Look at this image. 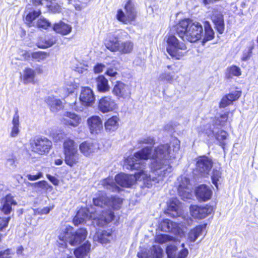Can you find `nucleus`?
<instances>
[{
	"mask_svg": "<svg viewBox=\"0 0 258 258\" xmlns=\"http://www.w3.org/2000/svg\"><path fill=\"white\" fill-rule=\"evenodd\" d=\"M33 4L35 6L43 5L47 4V0H32Z\"/></svg>",
	"mask_w": 258,
	"mask_h": 258,
	"instance_id": "62",
	"label": "nucleus"
},
{
	"mask_svg": "<svg viewBox=\"0 0 258 258\" xmlns=\"http://www.w3.org/2000/svg\"><path fill=\"white\" fill-rule=\"evenodd\" d=\"M64 136H65V134L64 133H60L57 134L56 135H54L53 138L56 141H60L61 139H62Z\"/></svg>",
	"mask_w": 258,
	"mask_h": 258,
	"instance_id": "63",
	"label": "nucleus"
},
{
	"mask_svg": "<svg viewBox=\"0 0 258 258\" xmlns=\"http://www.w3.org/2000/svg\"><path fill=\"white\" fill-rule=\"evenodd\" d=\"M240 96L241 92L239 91H235L226 95L221 99L219 105L220 107L225 108L231 104L233 101L238 100Z\"/></svg>",
	"mask_w": 258,
	"mask_h": 258,
	"instance_id": "24",
	"label": "nucleus"
},
{
	"mask_svg": "<svg viewBox=\"0 0 258 258\" xmlns=\"http://www.w3.org/2000/svg\"><path fill=\"white\" fill-rule=\"evenodd\" d=\"M105 74L109 77H114L117 75V72H116V70L113 68H108Z\"/></svg>",
	"mask_w": 258,
	"mask_h": 258,
	"instance_id": "58",
	"label": "nucleus"
},
{
	"mask_svg": "<svg viewBox=\"0 0 258 258\" xmlns=\"http://www.w3.org/2000/svg\"><path fill=\"white\" fill-rule=\"evenodd\" d=\"M221 178V172L220 168L213 169L211 179L213 184L218 188V182Z\"/></svg>",
	"mask_w": 258,
	"mask_h": 258,
	"instance_id": "48",
	"label": "nucleus"
},
{
	"mask_svg": "<svg viewBox=\"0 0 258 258\" xmlns=\"http://www.w3.org/2000/svg\"><path fill=\"white\" fill-rule=\"evenodd\" d=\"M10 217H0V231H2L4 228L7 227Z\"/></svg>",
	"mask_w": 258,
	"mask_h": 258,
	"instance_id": "55",
	"label": "nucleus"
},
{
	"mask_svg": "<svg viewBox=\"0 0 258 258\" xmlns=\"http://www.w3.org/2000/svg\"><path fill=\"white\" fill-rule=\"evenodd\" d=\"M174 78V74L173 73L168 72L165 71L164 72L161 73L158 78L160 82L171 83Z\"/></svg>",
	"mask_w": 258,
	"mask_h": 258,
	"instance_id": "45",
	"label": "nucleus"
},
{
	"mask_svg": "<svg viewBox=\"0 0 258 258\" xmlns=\"http://www.w3.org/2000/svg\"><path fill=\"white\" fill-rule=\"evenodd\" d=\"M124 10L128 18L131 22L135 20L136 17V11L135 5L131 0H128L124 5Z\"/></svg>",
	"mask_w": 258,
	"mask_h": 258,
	"instance_id": "41",
	"label": "nucleus"
},
{
	"mask_svg": "<svg viewBox=\"0 0 258 258\" xmlns=\"http://www.w3.org/2000/svg\"><path fill=\"white\" fill-rule=\"evenodd\" d=\"M177 34L183 40L195 42L203 36V28L199 22H193L189 19L179 22L176 28Z\"/></svg>",
	"mask_w": 258,
	"mask_h": 258,
	"instance_id": "5",
	"label": "nucleus"
},
{
	"mask_svg": "<svg viewBox=\"0 0 258 258\" xmlns=\"http://www.w3.org/2000/svg\"><path fill=\"white\" fill-rule=\"evenodd\" d=\"M81 120V117L77 114L67 112L64 115L62 122L66 125L76 127L80 123Z\"/></svg>",
	"mask_w": 258,
	"mask_h": 258,
	"instance_id": "23",
	"label": "nucleus"
},
{
	"mask_svg": "<svg viewBox=\"0 0 258 258\" xmlns=\"http://www.w3.org/2000/svg\"><path fill=\"white\" fill-rule=\"evenodd\" d=\"M80 100L84 106L92 105L95 100V96L93 90L88 87H83L80 95Z\"/></svg>",
	"mask_w": 258,
	"mask_h": 258,
	"instance_id": "12",
	"label": "nucleus"
},
{
	"mask_svg": "<svg viewBox=\"0 0 258 258\" xmlns=\"http://www.w3.org/2000/svg\"><path fill=\"white\" fill-rule=\"evenodd\" d=\"M11 249H7L4 251H0V258H11Z\"/></svg>",
	"mask_w": 258,
	"mask_h": 258,
	"instance_id": "59",
	"label": "nucleus"
},
{
	"mask_svg": "<svg viewBox=\"0 0 258 258\" xmlns=\"http://www.w3.org/2000/svg\"><path fill=\"white\" fill-rule=\"evenodd\" d=\"M36 26L38 28L43 29H47L50 27L51 23L48 20L44 18H40L37 21Z\"/></svg>",
	"mask_w": 258,
	"mask_h": 258,
	"instance_id": "51",
	"label": "nucleus"
},
{
	"mask_svg": "<svg viewBox=\"0 0 258 258\" xmlns=\"http://www.w3.org/2000/svg\"><path fill=\"white\" fill-rule=\"evenodd\" d=\"M116 108V104L110 96L102 97L99 101L98 108L103 113H107L114 110Z\"/></svg>",
	"mask_w": 258,
	"mask_h": 258,
	"instance_id": "13",
	"label": "nucleus"
},
{
	"mask_svg": "<svg viewBox=\"0 0 258 258\" xmlns=\"http://www.w3.org/2000/svg\"><path fill=\"white\" fill-rule=\"evenodd\" d=\"M45 101L50 106V110L53 112H57L62 107V102L53 96H49L46 98Z\"/></svg>",
	"mask_w": 258,
	"mask_h": 258,
	"instance_id": "33",
	"label": "nucleus"
},
{
	"mask_svg": "<svg viewBox=\"0 0 258 258\" xmlns=\"http://www.w3.org/2000/svg\"><path fill=\"white\" fill-rule=\"evenodd\" d=\"M73 88L68 89L67 88V90L66 89H62L60 90L61 94H60L59 96L61 98H66L68 97L69 95L73 96V97L75 96V94H74Z\"/></svg>",
	"mask_w": 258,
	"mask_h": 258,
	"instance_id": "53",
	"label": "nucleus"
},
{
	"mask_svg": "<svg viewBox=\"0 0 258 258\" xmlns=\"http://www.w3.org/2000/svg\"><path fill=\"white\" fill-rule=\"evenodd\" d=\"M112 92L117 99H125L130 98L131 89L128 85L121 81H117L113 86Z\"/></svg>",
	"mask_w": 258,
	"mask_h": 258,
	"instance_id": "9",
	"label": "nucleus"
},
{
	"mask_svg": "<svg viewBox=\"0 0 258 258\" xmlns=\"http://www.w3.org/2000/svg\"><path fill=\"white\" fill-rule=\"evenodd\" d=\"M17 203L11 194L7 195L2 200L1 211L5 215H9L12 211V206L17 205Z\"/></svg>",
	"mask_w": 258,
	"mask_h": 258,
	"instance_id": "22",
	"label": "nucleus"
},
{
	"mask_svg": "<svg viewBox=\"0 0 258 258\" xmlns=\"http://www.w3.org/2000/svg\"><path fill=\"white\" fill-rule=\"evenodd\" d=\"M46 6L48 8L49 10L53 13H57L60 11V8L58 5L53 4L51 3L49 4V3L47 2Z\"/></svg>",
	"mask_w": 258,
	"mask_h": 258,
	"instance_id": "54",
	"label": "nucleus"
},
{
	"mask_svg": "<svg viewBox=\"0 0 258 258\" xmlns=\"http://www.w3.org/2000/svg\"><path fill=\"white\" fill-rule=\"evenodd\" d=\"M46 176L48 180L54 185H57L58 184L59 180L55 177L49 174H47Z\"/></svg>",
	"mask_w": 258,
	"mask_h": 258,
	"instance_id": "60",
	"label": "nucleus"
},
{
	"mask_svg": "<svg viewBox=\"0 0 258 258\" xmlns=\"http://www.w3.org/2000/svg\"><path fill=\"white\" fill-rule=\"evenodd\" d=\"M155 241L159 243H164L169 242L167 246L169 244H175L177 248V245L180 243V241L177 240H175L172 236L167 234H160L156 236ZM178 251H177V252Z\"/></svg>",
	"mask_w": 258,
	"mask_h": 258,
	"instance_id": "32",
	"label": "nucleus"
},
{
	"mask_svg": "<svg viewBox=\"0 0 258 258\" xmlns=\"http://www.w3.org/2000/svg\"><path fill=\"white\" fill-rule=\"evenodd\" d=\"M163 250L159 245H153L147 253L139 252V258H162Z\"/></svg>",
	"mask_w": 258,
	"mask_h": 258,
	"instance_id": "20",
	"label": "nucleus"
},
{
	"mask_svg": "<svg viewBox=\"0 0 258 258\" xmlns=\"http://www.w3.org/2000/svg\"><path fill=\"white\" fill-rule=\"evenodd\" d=\"M95 240L102 244L109 243L112 239V235L110 231H103L101 233H97L95 237Z\"/></svg>",
	"mask_w": 258,
	"mask_h": 258,
	"instance_id": "39",
	"label": "nucleus"
},
{
	"mask_svg": "<svg viewBox=\"0 0 258 258\" xmlns=\"http://www.w3.org/2000/svg\"><path fill=\"white\" fill-rule=\"evenodd\" d=\"M36 76L35 71L31 68H26L22 75V79L25 84L33 83Z\"/></svg>",
	"mask_w": 258,
	"mask_h": 258,
	"instance_id": "38",
	"label": "nucleus"
},
{
	"mask_svg": "<svg viewBox=\"0 0 258 258\" xmlns=\"http://www.w3.org/2000/svg\"><path fill=\"white\" fill-rule=\"evenodd\" d=\"M190 212L195 218L202 219L210 215L213 211L211 206L199 207L197 205H191L190 207Z\"/></svg>",
	"mask_w": 258,
	"mask_h": 258,
	"instance_id": "11",
	"label": "nucleus"
},
{
	"mask_svg": "<svg viewBox=\"0 0 258 258\" xmlns=\"http://www.w3.org/2000/svg\"><path fill=\"white\" fill-rule=\"evenodd\" d=\"M138 143L141 145L139 148L142 146L143 144H146L150 145L147 147H150L153 150L152 146L155 144V139L153 137L145 136L141 138L138 141ZM143 149V148L142 149ZM179 149L180 141L176 138L172 139L169 144H161L155 148L153 154H151L148 160L152 157L150 166L151 171L155 175H158V177L160 178L158 179V181L160 180H163L164 177L167 176L172 171V168L170 165V161L175 158Z\"/></svg>",
	"mask_w": 258,
	"mask_h": 258,
	"instance_id": "2",
	"label": "nucleus"
},
{
	"mask_svg": "<svg viewBox=\"0 0 258 258\" xmlns=\"http://www.w3.org/2000/svg\"><path fill=\"white\" fill-rule=\"evenodd\" d=\"M96 81L97 90L99 92L105 93L109 90L110 86L108 81L104 76H99Z\"/></svg>",
	"mask_w": 258,
	"mask_h": 258,
	"instance_id": "30",
	"label": "nucleus"
},
{
	"mask_svg": "<svg viewBox=\"0 0 258 258\" xmlns=\"http://www.w3.org/2000/svg\"><path fill=\"white\" fill-rule=\"evenodd\" d=\"M91 249V243L89 241H86L74 249V254L76 258H85L89 255Z\"/></svg>",
	"mask_w": 258,
	"mask_h": 258,
	"instance_id": "21",
	"label": "nucleus"
},
{
	"mask_svg": "<svg viewBox=\"0 0 258 258\" xmlns=\"http://www.w3.org/2000/svg\"><path fill=\"white\" fill-rule=\"evenodd\" d=\"M212 190L211 188L205 184L199 186L196 190L197 199L202 201H207L211 198Z\"/></svg>",
	"mask_w": 258,
	"mask_h": 258,
	"instance_id": "19",
	"label": "nucleus"
},
{
	"mask_svg": "<svg viewBox=\"0 0 258 258\" xmlns=\"http://www.w3.org/2000/svg\"><path fill=\"white\" fill-rule=\"evenodd\" d=\"M56 42V39L53 36H45L44 38L40 39L37 45L40 48H46L52 46Z\"/></svg>",
	"mask_w": 258,
	"mask_h": 258,
	"instance_id": "37",
	"label": "nucleus"
},
{
	"mask_svg": "<svg viewBox=\"0 0 258 258\" xmlns=\"http://www.w3.org/2000/svg\"><path fill=\"white\" fill-rule=\"evenodd\" d=\"M212 167V161L207 157L204 156L197 158L196 168L201 174H209Z\"/></svg>",
	"mask_w": 258,
	"mask_h": 258,
	"instance_id": "14",
	"label": "nucleus"
},
{
	"mask_svg": "<svg viewBox=\"0 0 258 258\" xmlns=\"http://www.w3.org/2000/svg\"><path fill=\"white\" fill-rule=\"evenodd\" d=\"M49 56V53L43 51H38L31 53L32 58L38 62L44 61Z\"/></svg>",
	"mask_w": 258,
	"mask_h": 258,
	"instance_id": "47",
	"label": "nucleus"
},
{
	"mask_svg": "<svg viewBox=\"0 0 258 258\" xmlns=\"http://www.w3.org/2000/svg\"><path fill=\"white\" fill-rule=\"evenodd\" d=\"M152 150V148L146 147L126 158L124 160V167L127 169L136 170L138 172L134 175L123 173L118 174L115 177V182L121 186L127 188L131 187L138 180L148 181L152 179L153 181L159 182L161 180L158 181L160 178H159L158 175L157 177H152L151 175L145 171L146 162L150 156Z\"/></svg>",
	"mask_w": 258,
	"mask_h": 258,
	"instance_id": "3",
	"label": "nucleus"
},
{
	"mask_svg": "<svg viewBox=\"0 0 258 258\" xmlns=\"http://www.w3.org/2000/svg\"><path fill=\"white\" fill-rule=\"evenodd\" d=\"M43 176L41 172L38 173L36 175L28 174L27 177L29 180L33 181L38 179Z\"/></svg>",
	"mask_w": 258,
	"mask_h": 258,
	"instance_id": "57",
	"label": "nucleus"
},
{
	"mask_svg": "<svg viewBox=\"0 0 258 258\" xmlns=\"http://www.w3.org/2000/svg\"><path fill=\"white\" fill-rule=\"evenodd\" d=\"M93 201L95 207L81 208L78 210L73 219L75 225L82 223L85 220L92 219L94 225L103 226L113 220L114 215L112 210L119 209L122 203L121 199L117 197L108 198L102 192L98 193Z\"/></svg>",
	"mask_w": 258,
	"mask_h": 258,
	"instance_id": "1",
	"label": "nucleus"
},
{
	"mask_svg": "<svg viewBox=\"0 0 258 258\" xmlns=\"http://www.w3.org/2000/svg\"><path fill=\"white\" fill-rule=\"evenodd\" d=\"M184 182L180 183L178 188V191L179 196L182 199L185 201L187 199H190L192 197V195L190 192V189L188 187L189 183V180L186 177H184Z\"/></svg>",
	"mask_w": 258,
	"mask_h": 258,
	"instance_id": "25",
	"label": "nucleus"
},
{
	"mask_svg": "<svg viewBox=\"0 0 258 258\" xmlns=\"http://www.w3.org/2000/svg\"><path fill=\"white\" fill-rule=\"evenodd\" d=\"M168 210L171 212V215L173 217H178L180 214L179 202L177 199L170 200L168 204Z\"/></svg>",
	"mask_w": 258,
	"mask_h": 258,
	"instance_id": "40",
	"label": "nucleus"
},
{
	"mask_svg": "<svg viewBox=\"0 0 258 258\" xmlns=\"http://www.w3.org/2000/svg\"><path fill=\"white\" fill-rule=\"evenodd\" d=\"M206 225H200L191 229L188 234V240L190 242H195L202 234Z\"/></svg>",
	"mask_w": 258,
	"mask_h": 258,
	"instance_id": "35",
	"label": "nucleus"
},
{
	"mask_svg": "<svg viewBox=\"0 0 258 258\" xmlns=\"http://www.w3.org/2000/svg\"><path fill=\"white\" fill-rule=\"evenodd\" d=\"M99 187H103L104 189L111 191L119 192L120 188L114 181L112 178H107L100 181L99 184Z\"/></svg>",
	"mask_w": 258,
	"mask_h": 258,
	"instance_id": "26",
	"label": "nucleus"
},
{
	"mask_svg": "<svg viewBox=\"0 0 258 258\" xmlns=\"http://www.w3.org/2000/svg\"><path fill=\"white\" fill-rule=\"evenodd\" d=\"M120 41L117 37H111L105 41V46L111 52H118Z\"/></svg>",
	"mask_w": 258,
	"mask_h": 258,
	"instance_id": "27",
	"label": "nucleus"
},
{
	"mask_svg": "<svg viewBox=\"0 0 258 258\" xmlns=\"http://www.w3.org/2000/svg\"><path fill=\"white\" fill-rule=\"evenodd\" d=\"M12 126L10 133L11 137H16L19 134L20 128V118L18 110L15 111L12 121Z\"/></svg>",
	"mask_w": 258,
	"mask_h": 258,
	"instance_id": "28",
	"label": "nucleus"
},
{
	"mask_svg": "<svg viewBox=\"0 0 258 258\" xmlns=\"http://www.w3.org/2000/svg\"><path fill=\"white\" fill-rule=\"evenodd\" d=\"M64 155L66 164L70 167L74 166L79 162L80 155L78 151L66 153Z\"/></svg>",
	"mask_w": 258,
	"mask_h": 258,
	"instance_id": "31",
	"label": "nucleus"
},
{
	"mask_svg": "<svg viewBox=\"0 0 258 258\" xmlns=\"http://www.w3.org/2000/svg\"><path fill=\"white\" fill-rule=\"evenodd\" d=\"M168 258H186L188 254L187 248L180 250L177 252V247L175 244H169L166 248Z\"/></svg>",
	"mask_w": 258,
	"mask_h": 258,
	"instance_id": "18",
	"label": "nucleus"
},
{
	"mask_svg": "<svg viewBox=\"0 0 258 258\" xmlns=\"http://www.w3.org/2000/svg\"><path fill=\"white\" fill-rule=\"evenodd\" d=\"M119 120L117 116H113L108 118L105 122V128L106 131L112 132L116 131L119 126Z\"/></svg>",
	"mask_w": 258,
	"mask_h": 258,
	"instance_id": "34",
	"label": "nucleus"
},
{
	"mask_svg": "<svg viewBox=\"0 0 258 258\" xmlns=\"http://www.w3.org/2000/svg\"><path fill=\"white\" fill-rule=\"evenodd\" d=\"M29 184L35 187H39L45 190H47L48 188L52 187V186L45 180H42L38 182Z\"/></svg>",
	"mask_w": 258,
	"mask_h": 258,
	"instance_id": "52",
	"label": "nucleus"
},
{
	"mask_svg": "<svg viewBox=\"0 0 258 258\" xmlns=\"http://www.w3.org/2000/svg\"><path fill=\"white\" fill-rule=\"evenodd\" d=\"M211 19L217 31L220 34H222L224 31L225 24L223 15L221 12L217 10H214L211 13Z\"/></svg>",
	"mask_w": 258,
	"mask_h": 258,
	"instance_id": "15",
	"label": "nucleus"
},
{
	"mask_svg": "<svg viewBox=\"0 0 258 258\" xmlns=\"http://www.w3.org/2000/svg\"><path fill=\"white\" fill-rule=\"evenodd\" d=\"M63 151V154L78 151L77 145L74 140L67 138L64 141Z\"/></svg>",
	"mask_w": 258,
	"mask_h": 258,
	"instance_id": "36",
	"label": "nucleus"
},
{
	"mask_svg": "<svg viewBox=\"0 0 258 258\" xmlns=\"http://www.w3.org/2000/svg\"><path fill=\"white\" fill-rule=\"evenodd\" d=\"M87 235V231L85 228H80L75 231L73 227L67 226L58 236V246L59 248H66L67 243L72 246L78 245L86 239Z\"/></svg>",
	"mask_w": 258,
	"mask_h": 258,
	"instance_id": "6",
	"label": "nucleus"
},
{
	"mask_svg": "<svg viewBox=\"0 0 258 258\" xmlns=\"http://www.w3.org/2000/svg\"><path fill=\"white\" fill-rule=\"evenodd\" d=\"M53 29L57 33L66 35L71 32L72 28L71 25L60 21L54 25Z\"/></svg>",
	"mask_w": 258,
	"mask_h": 258,
	"instance_id": "29",
	"label": "nucleus"
},
{
	"mask_svg": "<svg viewBox=\"0 0 258 258\" xmlns=\"http://www.w3.org/2000/svg\"><path fill=\"white\" fill-rule=\"evenodd\" d=\"M53 208V206L50 207H46L43 209H40L41 215H46L48 214L50 210H51Z\"/></svg>",
	"mask_w": 258,
	"mask_h": 258,
	"instance_id": "61",
	"label": "nucleus"
},
{
	"mask_svg": "<svg viewBox=\"0 0 258 258\" xmlns=\"http://www.w3.org/2000/svg\"><path fill=\"white\" fill-rule=\"evenodd\" d=\"M241 75V71L238 67L233 65L227 68L225 77L227 79H231L233 77H239Z\"/></svg>",
	"mask_w": 258,
	"mask_h": 258,
	"instance_id": "42",
	"label": "nucleus"
},
{
	"mask_svg": "<svg viewBox=\"0 0 258 258\" xmlns=\"http://www.w3.org/2000/svg\"><path fill=\"white\" fill-rule=\"evenodd\" d=\"M134 47V44L131 41L121 42L118 52L122 54L129 53L132 52Z\"/></svg>",
	"mask_w": 258,
	"mask_h": 258,
	"instance_id": "43",
	"label": "nucleus"
},
{
	"mask_svg": "<svg viewBox=\"0 0 258 258\" xmlns=\"http://www.w3.org/2000/svg\"><path fill=\"white\" fill-rule=\"evenodd\" d=\"M183 224H177L170 220L165 219L162 221L159 224V228L161 230L167 232H171L176 235H180L183 232L181 226Z\"/></svg>",
	"mask_w": 258,
	"mask_h": 258,
	"instance_id": "10",
	"label": "nucleus"
},
{
	"mask_svg": "<svg viewBox=\"0 0 258 258\" xmlns=\"http://www.w3.org/2000/svg\"><path fill=\"white\" fill-rule=\"evenodd\" d=\"M254 47V42L253 40L248 43L247 48L243 51L241 60L246 61L250 58L252 54V51Z\"/></svg>",
	"mask_w": 258,
	"mask_h": 258,
	"instance_id": "44",
	"label": "nucleus"
},
{
	"mask_svg": "<svg viewBox=\"0 0 258 258\" xmlns=\"http://www.w3.org/2000/svg\"><path fill=\"white\" fill-rule=\"evenodd\" d=\"M214 37V31L209 23L205 26V36L203 41H208L212 40Z\"/></svg>",
	"mask_w": 258,
	"mask_h": 258,
	"instance_id": "49",
	"label": "nucleus"
},
{
	"mask_svg": "<svg viewBox=\"0 0 258 258\" xmlns=\"http://www.w3.org/2000/svg\"><path fill=\"white\" fill-rule=\"evenodd\" d=\"M52 146V142L44 137L36 138L31 143L32 150L40 155L48 153Z\"/></svg>",
	"mask_w": 258,
	"mask_h": 258,
	"instance_id": "8",
	"label": "nucleus"
},
{
	"mask_svg": "<svg viewBox=\"0 0 258 258\" xmlns=\"http://www.w3.org/2000/svg\"><path fill=\"white\" fill-rule=\"evenodd\" d=\"M166 41L167 52L172 57L179 59L186 54L187 47L185 44L179 41L174 35H169Z\"/></svg>",
	"mask_w": 258,
	"mask_h": 258,
	"instance_id": "7",
	"label": "nucleus"
},
{
	"mask_svg": "<svg viewBox=\"0 0 258 258\" xmlns=\"http://www.w3.org/2000/svg\"><path fill=\"white\" fill-rule=\"evenodd\" d=\"M41 14L40 10L33 11L29 13L26 16L25 22L29 27L34 26L33 21Z\"/></svg>",
	"mask_w": 258,
	"mask_h": 258,
	"instance_id": "46",
	"label": "nucleus"
},
{
	"mask_svg": "<svg viewBox=\"0 0 258 258\" xmlns=\"http://www.w3.org/2000/svg\"><path fill=\"white\" fill-rule=\"evenodd\" d=\"M81 152L85 156H89L97 151L98 144L95 141H87L82 143L79 146Z\"/></svg>",
	"mask_w": 258,
	"mask_h": 258,
	"instance_id": "17",
	"label": "nucleus"
},
{
	"mask_svg": "<svg viewBox=\"0 0 258 258\" xmlns=\"http://www.w3.org/2000/svg\"><path fill=\"white\" fill-rule=\"evenodd\" d=\"M87 124L92 134H99L103 128L102 119L97 115L89 117L87 119Z\"/></svg>",
	"mask_w": 258,
	"mask_h": 258,
	"instance_id": "16",
	"label": "nucleus"
},
{
	"mask_svg": "<svg viewBox=\"0 0 258 258\" xmlns=\"http://www.w3.org/2000/svg\"><path fill=\"white\" fill-rule=\"evenodd\" d=\"M105 68V66L103 63H98L94 67V71L95 73H100Z\"/></svg>",
	"mask_w": 258,
	"mask_h": 258,
	"instance_id": "56",
	"label": "nucleus"
},
{
	"mask_svg": "<svg viewBox=\"0 0 258 258\" xmlns=\"http://www.w3.org/2000/svg\"><path fill=\"white\" fill-rule=\"evenodd\" d=\"M127 15L124 13L121 9H119L117 11L116 18L118 21L124 24H127L131 22V20L127 17Z\"/></svg>",
	"mask_w": 258,
	"mask_h": 258,
	"instance_id": "50",
	"label": "nucleus"
},
{
	"mask_svg": "<svg viewBox=\"0 0 258 258\" xmlns=\"http://www.w3.org/2000/svg\"><path fill=\"white\" fill-rule=\"evenodd\" d=\"M7 165L8 166H13V167L14 168L16 166L15 161L13 159H9L7 160Z\"/></svg>",
	"mask_w": 258,
	"mask_h": 258,
	"instance_id": "64",
	"label": "nucleus"
},
{
	"mask_svg": "<svg viewBox=\"0 0 258 258\" xmlns=\"http://www.w3.org/2000/svg\"><path fill=\"white\" fill-rule=\"evenodd\" d=\"M228 114L229 112L221 114L219 116H216L212 119L211 124L204 125V128L202 126L198 128V131L200 134L205 133L208 137L214 136L223 149L226 144L225 140L227 139V133L221 130V128L227 125Z\"/></svg>",
	"mask_w": 258,
	"mask_h": 258,
	"instance_id": "4",
	"label": "nucleus"
}]
</instances>
